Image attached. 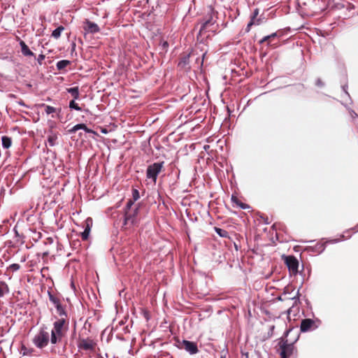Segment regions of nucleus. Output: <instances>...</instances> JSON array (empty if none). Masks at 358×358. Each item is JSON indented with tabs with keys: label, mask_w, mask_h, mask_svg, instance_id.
<instances>
[{
	"label": "nucleus",
	"mask_w": 358,
	"mask_h": 358,
	"mask_svg": "<svg viewBox=\"0 0 358 358\" xmlns=\"http://www.w3.org/2000/svg\"><path fill=\"white\" fill-rule=\"evenodd\" d=\"M69 328V321L65 317H60L53 323L51 331L50 343L56 344L59 343L66 335Z\"/></svg>",
	"instance_id": "obj_1"
},
{
	"label": "nucleus",
	"mask_w": 358,
	"mask_h": 358,
	"mask_svg": "<svg viewBox=\"0 0 358 358\" xmlns=\"http://www.w3.org/2000/svg\"><path fill=\"white\" fill-rule=\"evenodd\" d=\"M275 348L280 358H294L296 357L297 350L294 343H288L287 339L284 337L279 338Z\"/></svg>",
	"instance_id": "obj_2"
},
{
	"label": "nucleus",
	"mask_w": 358,
	"mask_h": 358,
	"mask_svg": "<svg viewBox=\"0 0 358 358\" xmlns=\"http://www.w3.org/2000/svg\"><path fill=\"white\" fill-rule=\"evenodd\" d=\"M134 206V201L129 199L124 208V226L134 224L138 213V206Z\"/></svg>",
	"instance_id": "obj_3"
},
{
	"label": "nucleus",
	"mask_w": 358,
	"mask_h": 358,
	"mask_svg": "<svg viewBox=\"0 0 358 358\" xmlns=\"http://www.w3.org/2000/svg\"><path fill=\"white\" fill-rule=\"evenodd\" d=\"M50 335L44 329H41L34 337L33 343L38 348H43L48 345Z\"/></svg>",
	"instance_id": "obj_4"
},
{
	"label": "nucleus",
	"mask_w": 358,
	"mask_h": 358,
	"mask_svg": "<svg viewBox=\"0 0 358 358\" xmlns=\"http://www.w3.org/2000/svg\"><path fill=\"white\" fill-rule=\"evenodd\" d=\"M282 259L289 273L296 275L298 273L299 268L298 259L293 255L282 256Z\"/></svg>",
	"instance_id": "obj_5"
},
{
	"label": "nucleus",
	"mask_w": 358,
	"mask_h": 358,
	"mask_svg": "<svg viewBox=\"0 0 358 358\" xmlns=\"http://www.w3.org/2000/svg\"><path fill=\"white\" fill-rule=\"evenodd\" d=\"M96 343L90 338H80L78 342V348L79 350L94 352Z\"/></svg>",
	"instance_id": "obj_6"
},
{
	"label": "nucleus",
	"mask_w": 358,
	"mask_h": 358,
	"mask_svg": "<svg viewBox=\"0 0 358 358\" xmlns=\"http://www.w3.org/2000/svg\"><path fill=\"white\" fill-rule=\"evenodd\" d=\"M318 326L316 322L312 319H304L301 320L300 329L302 332H307L317 329Z\"/></svg>",
	"instance_id": "obj_7"
},
{
	"label": "nucleus",
	"mask_w": 358,
	"mask_h": 358,
	"mask_svg": "<svg viewBox=\"0 0 358 358\" xmlns=\"http://www.w3.org/2000/svg\"><path fill=\"white\" fill-rule=\"evenodd\" d=\"M162 163H155L150 166L147 170V175L149 178L156 179L158 173L162 169Z\"/></svg>",
	"instance_id": "obj_8"
},
{
	"label": "nucleus",
	"mask_w": 358,
	"mask_h": 358,
	"mask_svg": "<svg viewBox=\"0 0 358 358\" xmlns=\"http://www.w3.org/2000/svg\"><path fill=\"white\" fill-rule=\"evenodd\" d=\"M93 220L91 217H87L83 227H85V230L81 233V238L83 241H86L88 239L91 228L92 227Z\"/></svg>",
	"instance_id": "obj_9"
},
{
	"label": "nucleus",
	"mask_w": 358,
	"mask_h": 358,
	"mask_svg": "<svg viewBox=\"0 0 358 358\" xmlns=\"http://www.w3.org/2000/svg\"><path fill=\"white\" fill-rule=\"evenodd\" d=\"M182 348L187 352H189L192 355L196 354L199 352L197 345L195 343L189 341H182Z\"/></svg>",
	"instance_id": "obj_10"
},
{
	"label": "nucleus",
	"mask_w": 358,
	"mask_h": 358,
	"mask_svg": "<svg viewBox=\"0 0 358 358\" xmlns=\"http://www.w3.org/2000/svg\"><path fill=\"white\" fill-rule=\"evenodd\" d=\"M84 29L90 33H97L99 31L98 25L92 22L87 21L85 24Z\"/></svg>",
	"instance_id": "obj_11"
},
{
	"label": "nucleus",
	"mask_w": 358,
	"mask_h": 358,
	"mask_svg": "<svg viewBox=\"0 0 358 358\" xmlns=\"http://www.w3.org/2000/svg\"><path fill=\"white\" fill-rule=\"evenodd\" d=\"M231 200L234 204H236L241 209L246 210L250 208V206L248 204L243 203L234 194H232Z\"/></svg>",
	"instance_id": "obj_12"
},
{
	"label": "nucleus",
	"mask_w": 358,
	"mask_h": 358,
	"mask_svg": "<svg viewBox=\"0 0 358 358\" xmlns=\"http://www.w3.org/2000/svg\"><path fill=\"white\" fill-rule=\"evenodd\" d=\"M79 129H83L87 133L93 134L94 133L92 129L87 128L85 124H78L75 125L72 129L69 130L70 133H75Z\"/></svg>",
	"instance_id": "obj_13"
},
{
	"label": "nucleus",
	"mask_w": 358,
	"mask_h": 358,
	"mask_svg": "<svg viewBox=\"0 0 358 358\" xmlns=\"http://www.w3.org/2000/svg\"><path fill=\"white\" fill-rule=\"evenodd\" d=\"M20 45L21 48L22 53L24 56H32L34 55V53L29 50V47L26 45V43L23 41H21L20 42Z\"/></svg>",
	"instance_id": "obj_14"
},
{
	"label": "nucleus",
	"mask_w": 358,
	"mask_h": 358,
	"mask_svg": "<svg viewBox=\"0 0 358 358\" xmlns=\"http://www.w3.org/2000/svg\"><path fill=\"white\" fill-rule=\"evenodd\" d=\"M10 289L7 283L4 281H0V298L3 297L5 294L9 293Z\"/></svg>",
	"instance_id": "obj_15"
},
{
	"label": "nucleus",
	"mask_w": 358,
	"mask_h": 358,
	"mask_svg": "<svg viewBox=\"0 0 358 358\" xmlns=\"http://www.w3.org/2000/svg\"><path fill=\"white\" fill-rule=\"evenodd\" d=\"M258 14H259L258 9H255V11H254V15H253L251 21L248 24V27H247L248 31L250 30V27L252 25H253V24H259V23H260L259 20H256V17L257 16Z\"/></svg>",
	"instance_id": "obj_16"
},
{
	"label": "nucleus",
	"mask_w": 358,
	"mask_h": 358,
	"mask_svg": "<svg viewBox=\"0 0 358 358\" xmlns=\"http://www.w3.org/2000/svg\"><path fill=\"white\" fill-rule=\"evenodd\" d=\"M48 296H49L50 301L55 305V307L61 305V301H60L59 298L53 295L50 292H48Z\"/></svg>",
	"instance_id": "obj_17"
},
{
	"label": "nucleus",
	"mask_w": 358,
	"mask_h": 358,
	"mask_svg": "<svg viewBox=\"0 0 358 358\" xmlns=\"http://www.w3.org/2000/svg\"><path fill=\"white\" fill-rule=\"evenodd\" d=\"M214 229L220 236L222 238H229L227 231L216 227L214 228Z\"/></svg>",
	"instance_id": "obj_18"
},
{
	"label": "nucleus",
	"mask_w": 358,
	"mask_h": 358,
	"mask_svg": "<svg viewBox=\"0 0 358 358\" xmlns=\"http://www.w3.org/2000/svg\"><path fill=\"white\" fill-rule=\"evenodd\" d=\"M64 28L62 26H59L56 29H55L52 33V36L56 39L59 38L62 34V32L64 31Z\"/></svg>",
	"instance_id": "obj_19"
},
{
	"label": "nucleus",
	"mask_w": 358,
	"mask_h": 358,
	"mask_svg": "<svg viewBox=\"0 0 358 358\" xmlns=\"http://www.w3.org/2000/svg\"><path fill=\"white\" fill-rule=\"evenodd\" d=\"M56 309H57V313L59 314V315L61 317H65L66 318L67 315H66V313L64 308V307L61 305L59 306H57L55 307Z\"/></svg>",
	"instance_id": "obj_20"
},
{
	"label": "nucleus",
	"mask_w": 358,
	"mask_h": 358,
	"mask_svg": "<svg viewBox=\"0 0 358 358\" xmlns=\"http://www.w3.org/2000/svg\"><path fill=\"white\" fill-rule=\"evenodd\" d=\"M70 64V62L68 60H61L57 63V67L59 70H62Z\"/></svg>",
	"instance_id": "obj_21"
},
{
	"label": "nucleus",
	"mask_w": 358,
	"mask_h": 358,
	"mask_svg": "<svg viewBox=\"0 0 358 358\" xmlns=\"http://www.w3.org/2000/svg\"><path fill=\"white\" fill-rule=\"evenodd\" d=\"M2 145L4 148H8L11 145V140L7 136L2 137Z\"/></svg>",
	"instance_id": "obj_22"
},
{
	"label": "nucleus",
	"mask_w": 358,
	"mask_h": 358,
	"mask_svg": "<svg viewBox=\"0 0 358 358\" xmlns=\"http://www.w3.org/2000/svg\"><path fill=\"white\" fill-rule=\"evenodd\" d=\"M68 92L72 94L74 99H77L79 96L78 88V87H72L68 90Z\"/></svg>",
	"instance_id": "obj_23"
},
{
	"label": "nucleus",
	"mask_w": 358,
	"mask_h": 358,
	"mask_svg": "<svg viewBox=\"0 0 358 358\" xmlns=\"http://www.w3.org/2000/svg\"><path fill=\"white\" fill-rule=\"evenodd\" d=\"M140 198V194L138 189L136 188L132 189V199L131 201H136Z\"/></svg>",
	"instance_id": "obj_24"
},
{
	"label": "nucleus",
	"mask_w": 358,
	"mask_h": 358,
	"mask_svg": "<svg viewBox=\"0 0 358 358\" xmlns=\"http://www.w3.org/2000/svg\"><path fill=\"white\" fill-rule=\"evenodd\" d=\"M43 106H45V110L46 114H48V115L55 113L57 110V109L52 106H45L44 104H43Z\"/></svg>",
	"instance_id": "obj_25"
},
{
	"label": "nucleus",
	"mask_w": 358,
	"mask_h": 358,
	"mask_svg": "<svg viewBox=\"0 0 358 358\" xmlns=\"http://www.w3.org/2000/svg\"><path fill=\"white\" fill-rule=\"evenodd\" d=\"M69 107L72 109H75L76 110H81L80 107L73 100L71 101L69 103Z\"/></svg>",
	"instance_id": "obj_26"
},
{
	"label": "nucleus",
	"mask_w": 358,
	"mask_h": 358,
	"mask_svg": "<svg viewBox=\"0 0 358 358\" xmlns=\"http://www.w3.org/2000/svg\"><path fill=\"white\" fill-rule=\"evenodd\" d=\"M8 268L11 269L13 271H16L20 268V266L18 264H13L11 265H10Z\"/></svg>",
	"instance_id": "obj_27"
},
{
	"label": "nucleus",
	"mask_w": 358,
	"mask_h": 358,
	"mask_svg": "<svg viewBox=\"0 0 358 358\" xmlns=\"http://www.w3.org/2000/svg\"><path fill=\"white\" fill-rule=\"evenodd\" d=\"M276 36L275 34H273L270 36H265L264 38H262V40L261 41V43H263V42H266L267 41L269 38H273V37H275Z\"/></svg>",
	"instance_id": "obj_28"
},
{
	"label": "nucleus",
	"mask_w": 358,
	"mask_h": 358,
	"mask_svg": "<svg viewBox=\"0 0 358 358\" xmlns=\"http://www.w3.org/2000/svg\"><path fill=\"white\" fill-rule=\"evenodd\" d=\"M208 22H206L201 27V30H200V34L201 33V31L206 27V25Z\"/></svg>",
	"instance_id": "obj_29"
},
{
	"label": "nucleus",
	"mask_w": 358,
	"mask_h": 358,
	"mask_svg": "<svg viewBox=\"0 0 358 358\" xmlns=\"http://www.w3.org/2000/svg\"><path fill=\"white\" fill-rule=\"evenodd\" d=\"M48 141H49L50 145H53V138L50 137Z\"/></svg>",
	"instance_id": "obj_30"
},
{
	"label": "nucleus",
	"mask_w": 358,
	"mask_h": 358,
	"mask_svg": "<svg viewBox=\"0 0 358 358\" xmlns=\"http://www.w3.org/2000/svg\"><path fill=\"white\" fill-rule=\"evenodd\" d=\"M274 329H275V326L274 325L271 326L270 331L271 332V334H273V332L274 331Z\"/></svg>",
	"instance_id": "obj_31"
},
{
	"label": "nucleus",
	"mask_w": 358,
	"mask_h": 358,
	"mask_svg": "<svg viewBox=\"0 0 358 358\" xmlns=\"http://www.w3.org/2000/svg\"><path fill=\"white\" fill-rule=\"evenodd\" d=\"M25 261H26V257H24L22 259L21 262H25Z\"/></svg>",
	"instance_id": "obj_32"
},
{
	"label": "nucleus",
	"mask_w": 358,
	"mask_h": 358,
	"mask_svg": "<svg viewBox=\"0 0 358 358\" xmlns=\"http://www.w3.org/2000/svg\"><path fill=\"white\" fill-rule=\"evenodd\" d=\"M317 85H321V82H320V80H317Z\"/></svg>",
	"instance_id": "obj_33"
},
{
	"label": "nucleus",
	"mask_w": 358,
	"mask_h": 358,
	"mask_svg": "<svg viewBox=\"0 0 358 358\" xmlns=\"http://www.w3.org/2000/svg\"><path fill=\"white\" fill-rule=\"evenodd\" d=\"M234 185H235V184L233 182V181H232V180H231V187H234Z\"/></svg>",
	"instance_id": "obj_34"
},
{
	"label": "nucleus",
	"mask_w": 358,
	"mask_h": 358,
	"mask_svg": "<svg viewBox=\"0 0 358 358\" xmlns=\"http://www.w3.org/2000/svg\"><path fill=\"white\" fill-rule=\"evenodd\" d=\"M288 333H289V331H286V332H285V336H287Z\"/></svg>",
	"instance_id": "obj_35"
},
{
	"label": "nucleus",
	"mask_w": 358,
	"mask_h": 358,
	"mask_svg": "<svg viewBox=\"0 0 358 358\" xmlns=\"http://www.w3.org/2000/svg\"><path fill=\"white\" fill-rule=\"evenodd\" d=\"M221 358H223V357H221Z\"/></svg>",
	"instance_id": "obj_36"
}]
</instances>
